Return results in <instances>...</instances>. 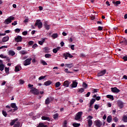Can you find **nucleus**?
I'll list each match as a JSON object with an SVG mask.
<instances>
[{"label": "nucleus", "mask_w": 127, "mask_h": 127, "mask_svg": "<svg viewBox=\"0 0 127 127\" xmlns=\"http://www.w3.org/2000/svg\"><path fill=\"white\" fill-rule=\"evenodd\" d=\"M12 20H14V17L10 16L5 20L4 23V24H9V23H11Z\"/></svg>", "instance_id": "obj_1"}, {"label": "nucleus", "mask_w": 127, "mask_h": 127, "mask_svg": "<svg viewBox=\"0 0 127 127\" xmlns=\"http://www.w3.org/2000/svg\"><path fill=\"white\" fill-rule=\"evenodd\" d=\"M42 25H43V24H42V22L40 20H37L35 23V26H38V28L40 29L42 28Z\"/></svg>", "instance_id": "obj_2"}, {"label": "nucleus", "mask_w": 127, "mask_h": 127, "mask_svg": "<svg viewBox=\"0 0 127 127\" xmlns=\"http://www.w3.org/2000/svg\"><path fill=\"white\" fill-rule=\"evenodd\" d=\"M94 125L96 127H101L103 126V122L99 120H97L94 122Z\"/></svg>", "instance_id": "obj_3"}, {"label": "nucleus", "mask_w": 127, "mask_h": 127, "mask_svg": "<svg viewBox=\"0 0 127 127\" xmlns=\"http://www.w3.org/2000/svg\"><path fill=\"white\" fill-rule=\"evenodd\" d=\"M31 60H32V59L31 58L27 59L26 60H25L23 62V65L24 66H27L28 65H30V64H31Z\"/></svg>", "instance_id": "obj_4"}, {"label": "nucleus", "mask_w": 127, "mask_h": 127, "mask_svg": "<svg viewBox=\"0 0 127 127\" xmlns=\"http://www.w3.org/2000/svg\"><path fill=\"white\" fill-rule=\"evenodd\" d=\"M82 115H83V112H79L77 113L75 117V121H79V120H80Z\"/></svg>", "instance_id": "obj_5"}, {"label": "nucleus", "mask_w": 127, "mask_h": 127, "mask_svg": "<svg viewBox=\"0 0 127 127\" xmlns=\"http://www.w3.org/2000/svg\"><path fill=\"white\" fill-rule=\"evenodd\" d=\"M30 92L32 93V94H33L34 95H38V94H39V91L38 90V89L34 87H32L31 88V89L30 90Z\"/></svg>", "instance_id": "obj_6"}, {"label": "nucleus", "mask_w": 127, "mask_h": 127, "mask_svg": "<svg viewBox=\"0 0 127 127\" xmlns=\"http://www.w3.org/2000/svg\"><path fill=\"white\" fill-rule=\"evenodd\" d=\"M53 101V98L52 97H49L46 98L45 101V104L46 105H49L51 102Z\"/></svg>", "instance_id": "obj_7"}, {"label": "nucleus", "mask_w": 127, "mask_h": 127, "mask_svg": "<svg viewBox=\"0 0 127 127\" xmlns=\"http://www.w3.org/2000/svg\"><path fill=\"white\" fill-rule=\"evenodd\" d=\"M10 108H12L13 111L15 112V111H17L18 110V108H17V106H16V104L14 103H12L10 104Z\"/></svg>", "instance_id": "obj_8"}, {"label": "nucleus", "mask_w": 127, "mask_h": 127, "mask_svg": "<svg viewBox=\"0 0 127 127\" xmlns=\"http://www.w3.org/2000/svg\"><path fill=\"white\" fill-rule=\"evenodd\" d=\"M63 56L65 60L68 59V57L69 58H73V56L69 53H64Z\"/></svg>", "instance_id": "obj_9"}, {"label": "nucleus", "mask_w": 127, "mask_h": 127, "mask_svg": "<svg viewBox=\"0 0 127 127\" xmlns=\"http://www.w3.org/2000/svg\"><path fill=\"white\" fill-rule=\"evenodd\" d=\"M117 105L120 109H123V108H124V102L121 100H118L117 101Z\"/></svg>", "instance_id": "obj_10"}, {"label": "nucleus", "mask_w": 127, "mask_h": 127, "mask_svg": "<svg viewBox=\"0 0 127 127\" xmlns=\"http://www.w3.org/2000/svg\"><path fill=\"white\" fill-rule=\"evenodd\" d=\"M106 72H107L106 69H104L103 70L100 71L99 72H98L97 74L98 77H101L102 76H104L106 73Z\"/></svg>", "instance_id": "obj_11"}, {"label": "nucleus", "mask_w": 127, "mask_h": 127, "mask_svg": "<svg viewBox=\"0 0 127 127\" xmlns=\"http://www.w3.org/2000/svg\"><path fill=\"white\" fill-rule=\"evenodd\" d=\"M111 91L113 93H120L121 91L117 87H112Z\"/></svg>", "instance_id": "obj_12"}, {"label": "nucleus", "mask_w": 127, "mask_h": 127, "mask_svg": "<svg viewBox=\"0 0 127 127\" xmlns=\"http://www.w3.org/2000/svg\"><path fill=\"white\" fill-rule=\"evenodd\" d=\"M15 41L16 42H21L22 41V37L21 36H17L15 38Z\"/></svg>", "instance_id": "obj_13"}, {"label": "nucleus", "mask_w": 127, "mask_h": 127, "mask_svg": "<svg viewBox=\"0 0 127 127\" xmlns=\"http://www.w3.org/2000/svg\"><path fill=\"white\" fill-rule=\"evenodd\" d=\"M78 86V82H77V80H75L72 81V83L71 85V88H76Z\"/></svg>", "instance_id": "obj_14"}, {"label": "nucleus", "mask_w": 127, "mask_h": 127, "mask_svg": "<svg viewBox=\"0 0 127 127\" xmlns=\"http://www.w3.org/2000/svg\"><path fill=\"white\" fill-rule=\"evenodd\" d=\"M6 109H7L6 110V111L7 112V113H10V112H12L13 113L14 111L11 109V107H10V106L9 105H6Z\"/></svg>", "instance_id": "obj_15"}, {"label": "nucleus", "mask_w": 127, "mask_h": 127, "mask_svg": "<svg viewBox=\"0 0 127 127\" xmlns=\"http://www.w3.org/2000/svg\"><path fill=\"white\" fill-rule=\"evenodd\" d=\"M70 83H71V82H69L68 80H66V81H64V87H65V88H68V87H69V85H70Z\"/></svg>", "instance_id": "obj_16"}, {"label": "nucleus", "mask_w": 127, "mask_h": 127, "mask_svg": "<svg viewBox=\"0 0 127 127\" xmlns=\"http://www.w3.org/2000/svg\"><path fill=\"white\" fill-rule=\"evenodd\" d=\"M8 55H10V56H14V55H15V52L14 51L10 50L8 52Z\"/></svg>", "instance_id": "obj_17"}, {"label": "nucleus", "mask_w": 127, "mask_h": 127, "mask_svg": "<svg viewBox=\"0 0 127 127\" xmlns=\"http://www.w3.org/2000/svg\"><path fill=\"white\" fill-rule=\"evenodd\" d=\"M18 120V119H17V118L14 119L13 120H11V122L10 123V125H11V126H14L15 122H17Z\"/></svg>", "instance_id": "obj_18"}, {"label": "nucleus", "mask_w": 127, "mask_h": 127, "mask_svg": "<svg viewBox=\"0 0 127 127\" xmlns=\"http://www.w3.org/2000/svg\"><path fill=\"white\" fill-rule=\"evenodd\" d=\"M45 39H46V38H42L41 41H38V44L40 45H43V43L45 42Z\"/></svg>", "instance_id": "obj_19"}, {"label": "nucleus", "mask_w": 127, "mask_h": 127, "mask_svg": "<svg viewBox=\"0 0 127 127\" xmlns=\"http://www.w3.org/2000/svg\"><path fill=\"white\" fill-rule=\"evenodd\" d=\"M51 37L52 39H56V38H58V34L54 33L52 35Z\"/></svg>", "instance_id": "obj_20"}, {"label": "nucleus", "mask_w": 127, "mask_h": 127, "mask_svg": "<svg viewBox=\"0 0 127 127\" xmlns=\"http://www.w3.org/2000/svg\"><path fill=\"white\" fill-rule=\"evenodd\" d=\"M52 84L51 80H48L44 83L45 86H50Z\"/></svg>", "instance_id": "obj_21"}, {"label": "nucleus", "mask_w": 127, "mask_h": 127, "mask_svg": "<svg viewBox=\"0 0 127 127\" xmlns=\"http://www.w3.org/2000/svg\"><path fill=\"white\" fill-rule=\"evenodd\" d=\"M9 39V37L8 36L4 37L2 39V42H6V41H8Z\"/></svg>", "instance_id": "obj_22"}, {"label": "nucleus", "mask_w": 127, "mask_h": 127, "mask_svg": "<svg viewBox=\"0 0 127 127\" xmlns=\"http://www.w3.org/2000/svg\"><path fill=\"white\" fill-rule=\"evenodd\" d=\"M42 120H43V121H48V122L50 121V118L46 116H42Z\"/></svg>", "instance_id": "obj_23"}, {"label": "nucleus", "mask_w": 127, "mask_h": 127, "mask_svg": "<svg viewBox=\"0 0 127 127\" xmlns=\"http://www.w3.org/2000/svg\"><path fill=\"white\" fill-rule=\"evenodd\" d=\"M28 53V52H27V51L25 50H22L19 52V54H21L22 55H26V54H27Z\"/></svg>", "instance_id": "obj_24"}, {"label": "nucleus", "mask_w": 127, "mask_h": 127, "mask_svg": "<svg viewBox=\"0 0 127 127\" xmlns=\"http://www.w3.org/2000/svg\"><path fill=\"white\" fill-rule=\"evenodd\" d=\"M46 29H47V30H49V29H50V25L47 24V23H45L44 24Z\"/></svg>", "instance_id": "obj_25"}, {"label": "nucleus", "mask_w": 127, "mask_h": 127, "mask_svg": "<svg viewBox=\"0 0 127 127\" xmlns=\"http://www.w3.org/2000/svg\"><path fill=\"white\" fill-rule=\"evenodd\" d=\"M107 121L108 123H109V124H110V123H112V116H108L107 119Z\"/></svg>", "instance_id": "obj_26"}, {"label": "nucleus", "mask_w": 127, "mask_h": 127, "mask_svg": "<svg viewBox=\"0 0 127 127\" xmlns=\"http://www.w3.org/2000/svg\"><path fill=\"white\" fill-rule=\"evenodd\" d=\"M59 49H60V47H57V48H56L55 49H54L53 50V52L54 53L56 54V53H57V52H58V51H59Z\"/></svg>", "instance_id": "obj_27"}, {"label": "nucleus", "mask_w": 127, "mask_h": 127, "mask_svg": "<svg viewBox=\"0 0 127 127\" xmlns=\"http://www.w3.org/2000/svg\"><path fill=\"white\" fill-rule=\"evenodd\" d=\"M122 120L124 122V123H127V116L124 115L123 117Z\"/></svg>", "instance_id": "obj_28"}, {"label": "nucleus", "mask_w": 127, "mask_h": 127, "mask_svg": "<svg viewBox=\"0 0 127 127\" xmlns=\"http://www.w3.org/2000/svg\"><path fill=\"white\" fill-rule=\"evenodd\" d=\"M59 118V114L58 113H56L53 115V119L54 120H57Z\"/></svg>", "instance_id": "obj_29"}, {"label": "nucleus", "mask_w": 127, "mask_h": 127, "mask_svg": "<svg viewBox=\"0 0 127 127\" xmlns=\"http://www.w3.org/2000/svg\"><path fill=\"white\" fill-rule=\"evenodd\" d=\"M106 97L108 98V99H110V100H112V101H114V96L111 95H108Z\"/></svg>", "instance_id": "obj_30"}, {"label": "nucleus", "mask_w": 127, "mask_h": 127, "mask_svg": "<svg viewBox=\"0 0 127 127\" xmlns=\"http://www.w3.org/2000/svg\"><path fill=\"white\" fill-rule=\"evenodd\" d=\"M88 127H92L93 125V121L91 120H88Z\"/></svg>", "instance_id": "obj_31"}, {"label": "nucleus", "mask_w": 127, "mask_h": 127, "mask_svg": "<svg viewBox=\"0 0 127 127\" xmlns=\"http://www.w3.org/2000/svg\"><path fill=\"white\" fill-rule=\"evenodd\" d=\"M60 86H61V83H60V82L58 81L55 83L56 88H59Z\"/></svg>", "instance_id": "obj_32"}, {"label": "nucleus", "mask_w": 127, "mask_h": 127, "mask_svg": "<svg viewBox=\"0 0 127 127\" xmlns=\"http://www.w3.org/2000/svg\"><path fill=\"white\" fill-rule=\"evenodd\" d=\"M20 66H16L15 67V72H19L20 71Z\"/></svg>", "instance_id": "obj_33"}, {"label": "nucleus", "mask_w": 127, "mask_h": 127, "mask_svg": "<svg viewBox=\"0 0 127 127\" xmlns=\"http://www.w3.org/2000/svg\"><path fill=\"white\" fill-rule=\"evenodd\" d=\"M3 70H4V65L2 64H0V71H1V72H2Z\"/></svg>", "instance_id": "obj_34"}, {"label": "nucleus", "mask_w": 127, "mask_h": 127, "mask_svg": "<svg viewBox=\"0 0 127 127\" xmlns=\"http://www.w3.org/2000/svg\"><path fill=\"white\" fill-rule=\"evenodd\" d=\"M85 91V89L83 88H79L78 89V93H83Z\"/></svg>", "instance_id": "obj_35"}, {"label": "nucleus", "mask_w": 127, "mask_h": 127, "mask_svg": "<svg viewBox=\"0 0 127 127\" xmlns=\"http://www.w3.org/2000/svg\"><path fill=\"white\" fill-rule=\"evenodd\" d=\"M72 126L74 127H80L81 126V124H78V123H73L72 124Z\"/></svg>", "instance_id": "obj_36"}, {"label": "nucleus", "mask_w": 127, "mask_h": 127, "mask_svg": "<svg viewBox=\"0 0 127 127\" xmlns=\"http://www.w3.org/2000/svg\"><path fill=\"white\" fill-rule=\"evenodd\" d=\"M93 98H96V101H100V100H101V97L100 96H97L96 95H94L93 96Z\"/></svg>", "instance_id": "obj_37"}, {"label": "nucleus", "mask_w": 127, "mask_h": 127, "mask_svg": "<svg viewBox=\"0 0 127 127\" xmlns=\"http://www.w3.org/2000/svg\"><path fill=\"white\" fill-rule=\"evenodd\" d=\"M52 55H51V54H46L45 55V58H51Z\"/></svg>", "instance_id": "obj_38"}, {"label": "nucleus", "mask_w": 127, "mask_h": 127, "mask_svg": "<svg viewBox=\"0 0 127 127\" xmlns=\"http://www.w3.org/2000/svg\"><path fill=\"white\" fill-rule=\"evenodd\" d=\"M65 65H66V67L67 68H69V69H70V68H72V67H73V64H66Z\"/></svg>", "instance_id": "obj_39"}, {"label": "nucleus", "mask_w": 127, "mask_h": 127, "mask_svg": "<svg viewBox=\"0 0 127 127\" xmlns=\"http://www.w3.org/2000/svg\"><path fill=\"white\" fill-rule=\"evenodd\" d=\"M20 127V123L19 122H17L14 126L13 127Z\"/></svg>", "instance_id": "obj_40"}, {"label": "nucleus", "mask_w": 127, "mask_h": 127, "mask_svg": "<svg viewBox=\"0 0 127 127\" xmlns=\"http://www.w3.org/2000/svg\"><path fill=\"white\" fill-rule=\"evenodd\" d=\"M44 50H45V52H46V53H48V51H49V48H48V47H46L44 48Z\"/></svg>", "instance_id": "obj_41"}, {"label": "nucleus", "mask_w": 127, "mask_h": 127, "mask_svg": "<svg viewBox=\"0 0 127 127\" xmlns=\"http://www.w3.org/2000/svg\"><path fill=\"white\" fill-rule=\"evenodd\" d=\"M4 70H5V72L7 74H8V73H9V67H5Z\"/></svg>", "instance_id": "obj_42"}, {"label": "nucleus", "mask_w": 127, "mask_h": 127, "mask_svg": "<svg viewBox=\"0 0 127 127\" xmlns=\"http://www.w3.org/2000/svg\"><path fill=\"white\" fill-rule=\"evenodd\" d=\"M67 120H65L63 123V127H67Z\"/></svg>", "instance_id": "obj_43"}, {"label": "nucleus", "mask_w": 127, "mask_h": 127, "mask_svg": "<svg viewBox=\"0 0 127 127\" xmlns=\"http://www.w3.org/2000/svg\"><path fill=\"white\" fill-rule=\"evenodd\" d=\"M2 114L3 115V116H4V117H6V116H7V113H6V111H4V110H3L2 111Z\"/></svg>", "instance_id": "obj_44"}, {"label": "nucleus", "mask_w": 127, "mask_h": 127, "mask_svg": "<svg viewBox=\"0 0 127 127\" xmlns=\"http://www.w3.org/2000/svg\"><path fill=\"white\" fill-rule=\"evenodd\" d=\"M95 102H96V99H92L90 100V104H91L92 105H94V103H95Z\"/></svg>", "instance_id": "obj_45"}, {"label": "nucleus", "mask_w": 127, "mask_h": 127, "mask_svg": "<svg viewBox=\"0 0 127 127\" xmlns=\"http://www.w3.org/2000/svg\"><path fill=\"white\" fill-rule=\"evenodd\" d=\"M82 87H83L84 89H87V87H88V85H87L86 83H83Z\"/></svg>", "instance_id": "obj_46"}, {"label": "nucleus", "mask_w": 127, "mask_h": 127, "mask_svg": "<svg viewBox=\"0 0 127 127\" xmlns=\"http://www.w3.org/2000/svg\"><path fill=\"white\" fill-rule=\"evenodd\" d=\"M21 29L19 28H16L15 29L14 31L16 32V33H19L20 32Z\"/></svg>", "instance_id": "obj_47"}, {"label": "nucleus", "mask_w": 127, "mask_h": 127, "mask_svg": "<svg viewBox=\"0 0 127 127\" xmlns=\"http://www.w3.org/2000/svg\"><path fill=\"white\" fill-rule=\"evenodd\" d=\"M0 57L3 59H5V58H7L6 56H4L3 54L0 55Z\"/></svg>", "instance_id": "obj_48"}, {"label": "nucleus", "mask_w": 127, "mask_h": 127, "mask_svg": "<svg viewBox=\"0 0 127 127\" xmlns=\"http://www.w3.org/2000/svg\"><path fill=\"white\" fill-rule=\"evenodd\" d=\"M41 64H43V65H47V63H46V62H45V61L42 60L41 61Z\"/></svg>", "instance_id": "obj_49"}, {"label": "nucleus", "mask_w": 127, "mask_h": 127, "mask_svg": "<svg viewBox=\"0 0 127 127\" xmlns=\"http://www.w3.org/2000/svg\"><path fill=\"white\" fill-rule=\"evenodd\" d=\"M99 92V89H93L92 90V93H98Z\"/></svg>", "instance_id": "obj_50"}, {"label": "nucleus", "mask_w": 127, "mask_h": 127, "mask_svg": "<svg viewBox=\"0 0 127 127\" xmlns=\"http://www.w3.org/2000/svg\"><path fill=\"white\" fill-rule=\"evenodd\" d=\"M46 77V76H41L39 77V80H43V79H45Z\"/></svg>", "instance_id": "obj_51"}, {"label": "nucleus", "mask_w": 127, "mask_h": 127, "mask_svg": "<svg viewBox=\"0 0 127 127\" xmlns=\"http://www.w3.org/2000/svg\"><path fill=\"white\" fill-rule=\"evenodd\" d=\"M94 109H95V110H98L99 109V105L95 104L94 105Z\"/></svg>", "instance_id": "obj_52"}, {"label": "nucleus", "mask_w": 127, "mask_h": 127, "mask_svg": "<svg viewBox=\"0 0 127 127\" xmlns=\"http://www.w3.org/2000/svg\"><path fill=\"white\" fill-rule=\"evenodd\" d=\"M27 33H28L27 31H24V32H22V34L24 36H25L26 35H27Z\"/></svg>", "instance_id": "obj_53"}, {"label": "nucleus", "mask_w": 127, "mask_h": 127, "mask_svg": "<svg viewBox=\"0 0 127 127\" xmlns=\"http://www.w3.org/2000/svg\"><path fill=\"white\" fill-rule=\"evenodd\" d=\"M64 72L67 73V74H70V73H71L70 71H69V70H68V68H65L64 69Z\"/></svg>", "instance_id": "obj_54"}, {"label": "nucleus", "mask_w": 127, "mask_h": 127, "mask_svg": "<svg viewBox=\"0 0 127 127\" xmlns=\"http://www.w3.org/2000/svg\"><path fill=\"white\" fill-rule=\"evenodd\" d=\"M80 57H86V55L84 53H81L79 55Z\"/></svg>", "instance_id": "obj_55"}, {"label": "nucleus", "mask_w": 127, "mask_h": 127, "mask_svg": "<svg viewBox=\"0 0 127 127\" xmlns=\"http://www.w3.org/2000/svg\"><path fill=\"white\" fill-rule=\"evenodd\" d=\"M12 25H14V26H15L17 24V21H14L13 22H12L11 23Z\"/></svg>", "instance_id": "obj_56"}, {"label": "nucleus", "mask_w": 127, "mask_h": 127, "mask_svg": "<svg viewBox=\"0 0 127 127\" xmlns=\"http://www.w3.org/2000/svg\"><path fill=\"white\" fill-rule=\"evenodd\" d=\"M5 83H6V82L5 81H4V80L2 81L1 86H4V85H5Z\"/></svg>", "instance_id": "obj_57"}, {"label": "nucleus", "mask_w": 127, "mask_h": 127, "mask_svg": "<svg viewBox=\"0 0 127 127\" xmlns=\"http://www.w3.org/2000/svg\"><path fill=\"white\" fill-rule=\"evenodd\" d=\"M41 117V114L40 113H38V114H37L36 115V118L37 119H39V118H40Z\"/></svg>", "instance_id": "obj_58"}, {"label": "nucleus", "mask_w": 127, "mask_h": 127, "mask_svg": "<svg viewBox=\"0 0 127 127\" xmlns=\"http://www.w3.org/2000/svg\"><path fill=\"white\" fill-rule=\"evenodd\" d=\"M3 48H7V46H2L0 47V49H3Z\"/></svg>", "instance_id": "obj_59"}, {"label": "nucleus", "mask_w": 127, "mask_h": 127, "mask_svg": "<svg viewBox=\"0 0 127 127\" xmlns=\"http://www.w3.org/2000/svg\"><path fill=\"white\" fill-rule=\"evenodd\" d=\"M34 42L33 41H30L28 42L29 45H32Z\"/></svg>", "instance_id": "obj_60"}, {"label": "nucleus", "mask_w": 127, "mask_h": 127, "mask_svg": "<svg viewBox=\"0 0 127 127\" xmlns=\"http://www.w3.org/2000/svg\"><path fill=\"white\" fill-rule=\"evenodd\" d=\"M116 5H118V4H121V1H117L115 2Z\"/></svg>", "instance_id": "obj_61"}, {"label": "nucleus", "mask_w": 127, "mask_h": 127, "mask_svg": "<svg viewBox=\"0 0 127 127\" xmlns=\"http://www.w3.org/2000/svg\"><path fill=\"white\" fill-rule=\"evenodd\" d=\"M38 46L36 44H35L33 46H32V48H33V49H35V48L36 47H37Z\"/></svg>", "instance_id": "obj_62"}, {"label": "nucleus", "mask_w": 127, "mask_h": 127, "mask_svg": "<svg viewBox=\"0 0 127 127\" xmlns=\"http://www.w3.org/2000/svg\"><path fill=\"white\" fill-rule=\"evenodd\" d=\"M40 124H41V127H47V126L44 125V124H43V123H40Z\"/></svg>", "instance_id": "obj_63"}, {"label": "nucleus", "mask_w": 127, "mask_h": 127, "mask_svg": "<svg viewBox=\"0 0 127 127\" xmlns=\"http://www.w3.org/2000/svg\"><path fill=\"white\" fill-rule=\"evenodd\" d=\"M123 59H124V61H127V56L124 57Z\"/></svg>", "instance_id": "obj_64"}]
</instances>
